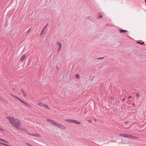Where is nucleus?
<instances>
[{
	"label": "nucleus",
	"mask_w": 146,
	"mask_h": 146,
	"mask_svg": "<svg viewBox=\"0 0 146 146\" xmlns=\"http://www.w3.org/2000/svg\"><path fill=\"white\" fill-rule=\"evenodd\" d=\"M20 123L21 122L20 120L17 119L15 121L13 124L12 125L14 126L18 130H20V129L19 128Z\"/></svg>",
	"instance_id": "1"
},
{
	"label": "nucleus",
	"mask_w": 146,
	"mask_h": 146,
	"mask_svg": "<svg viewBox=\"0 0 146 146\" xmlns=\"http://www.w3.org/2000/svg\"><path fill=\"white\" fill-rule=\"evenodd\" d=\"M6 118L8 119V120L12 125L13 124L14 122L15 121V120L14 117H13L8 116L6 117Z\"/></svg>",
	"instance_id": "2"
},
{
	"label": "nucleus",
	"mask_w": 146,
	"mask_h": 146,
	"mask_svg": "<svg viewBox=\"0 0 146 146\" xmlns=\"http://www.w3.org/2000/svg\"><path fill=\"white\" fill-rule=\"evenodd\" d=\"M20 102L21 103H23L26 106L29 107V108H32V106H31L30 104L27 103V102L24 101L22 99H21V100Z\"/></svg>",
	"instance_id": "3"
},
{
	"label": "nucleus",
	"mask_w": 146,
	"mask_h": 146,
	"mask_svg": "<svg viewBox=\"0 0 146 146\" xmlns=\"http://www.w3.org/2000/svg\"><path fill=\"white\" fill-rule=\"evenodd\" d=\"M56 44L58 46H59V47L57 50V52H59L61 49L62 47L61 44V43L59 42H57Z\"/></svg>",
	"instance_id": "4"
},
{
	"label": "nucleus",
	"mask_w": 146,
	"mask_h": 146,
	"mask_svg": "<svg viewBox=\"0 0 146 146\" xmlns=\"http://www.w3.org/2000/svg\"><path fill=\"white\" fill-rule=\"evenodd\" d=\"M74 119H66L65 121L70 123H74Z\"/></svg>",
	"instance_id": "5"
},
{
	"label": "nucleus",
	"mask_w": 146,
	"mask_h": 146,
	"mask_svg": "<svg viewBox=\"0 0 146 146\" xmlns=\"http://www.w3.org/2000/svg\"><path fill=\"white\" fill-rule=\"evenodd\" d=\"M58 127L63 129H66L64 125L60 124H59Z\"/></svg>",
	"instance_id": "6"
},
{
	"label": "nucleus",
	"mask_w": 146,
	"mask_h": 146,
	"mask_svg": "<svg viewBox=\"0 0 146 146\" xmlns=\"http://www.w3.org/2000/svg\"><path fill=\"white\" fill-rule=\"evenodd\" d=\"M31 135L37 137H40L41 135L38 133H36L35 134H32Z\"/></svg>",
	"instance_id": "7"
},
{
	"label": "nucleus",
	"mask_w": 146,
	"mask_h": 146,
	"mask_svg": "<svg viewBox=\"0 0 146 146\" xmlns=\"http://www.w3.org/2000/svg\"><path fill=\"white\" fill-rule=\"evenodd\" d=\"M26 57V55L25 54H23L22 57L21 58V61H23L25 59Z\"/></svg>",
	"instance_id": "8"
},
{
	"label": "nucleus",
	"mask_w": 146,
	"mask_h": 146,
	"mask_svg": "<svg viewBox=\"0 0 146 146\" xmlns=\"http://www.w3.org/2000/svg\"><path fill=\"white\" fill-rule=\"evenodd\" d=\"M119 135L123 137H127V134H119Z\"/></svg>",
	"instance_id": "9"
},
{
	"label": "nucleus",
	"mask_w": 146,
	"mask_h": 146,
	"mask_svg": "<svg viewBox=\"0 0 146 146\" xmlns=\"http://www.w3.org/2000/svg\"><path fill=\"white\" fill-rule=\"evenodd\" d=\"M137 43L140 44H144V42L141 40H138L137 41Z\"/></svg>",
	"instance_id": "10"
},
{
	"label": "nucleus",
	"mask_w": 146,
	"mask_h": 146,
	"mask_svg": "<svg viewBox=\"0 0 146 146\" xmlns=\"http://www.w3.org/2000/svg\"><path fill=\"white\" fill-rule=\"evenodd\" d=\"M139 138V137L137 136H135L134 135H131V139H138Z\"/></svg>",
	"instance_id": "11"
},
{
	"label": "nucleus",
	"mask_w": 146,
	"mask_h": 146,
	"mask_svg": "<svg viewBox=\"0 0 146 146\" xmlns=\"http://www.w3.org/2000/svg\"><path fill=\"white\" fill-rule=\"evenodd\" d=\"M46 120L51 123L53 124L54 121L53 120L50 119H46Z\"/></svg>",
	"instance_id": "12"
},
{
	"label": "nucleus",
	"mask_w": 146,
	"mask_h": 146,
	"mask_svg": "<svg viewBox=\"0 0 146 146\" xmlns=\"http://www.w3.org/2000/svg\"><path fill=\"white\" fill-rule=\"evenodd\" d=\"M37 105L38 106H43L44 105V104H43L41 102H38L37 104Z\"/></svg>",
	"instance_id": "13"
},
{
	"label": "nucleus",
	"mask_w": 146,
	"mask_h": 146,
	"mask_svg": "<svg viewBox=\"0 0 146 146\" xmlns=\"http://www.w3.org/2000/svg\"><path fill=\"white\" fill-rule=\"evenodd\" d=\"M74 123H75L76 124H80V122H79L76 120H74Z\"/></svg>",
	"instance_id": "14"
},
{
	"label": "nucleus",
	"mask_w": 146,
	"mask_h": 146,
	"mask_svg": "<svg viewBox=\"0 0 146 146\" xmlns=\"http://www.w3.org/2000/svg\"><path fill=\"white\" fill-rule=\"evenodd\" d=\"M14 98H15L16 99H17V100H19V101H20L21 100V99H20V98H19V97H18L15 96V95H14V96H13V97Z\"/></svg>",
	"instance_id": "15"
},
{
	"label": "nucleus",
	"mask_w": 146,
	"mask_h": 146,
	"mask_svg": "<svg viewBox=\"0 0 146 146\" xmlns=\"http://www.w3.org/2000/svg\"><path fill=\"white\" fill-rule=\"evenodd\" d=\"M43 107L44 108H46L47 110H50V108H49L48 107L46 104H44Z\"/></svg>",
	"instance_id": "16"
},
{
	"label": "nucleus",
	"mask_w": 146,
	"mask_h": 146,
	"mask_svg": "<svg viewBox=\"0 0 146 146\" xmlns=\"http://www.w3.org/2000/svg\"><path fill=\"white\" fill-rule=\"evenodd\" d=\"M119 32L120 33H124L125 32H127V31L126 30H124L120 29Z\"/></svg>",
	"instance_id": "17"
},
{
	"label": "nucleus",
	"mask_w": 146,
	"mask_h": 146,
	"mask_svg": "<svg viewBox=\"0 0 146 146\" xmlns=\"http://www.w3.org/2000/svg\"><path fill=\"white\" fill-rule=\"evenodd\" d=\"M21 91L22 93H23V95L25 97L26 96V93L23 90V89H21Z\"/></svg>",
	"instance_id": "18"
},
{
	"label": "nucleus",
	"mask_w": 146,
	"mask_h": 146,
	"mask_svg": "<svg viewBox=\"0 0 146 146\" xmlns=\"http://www.w3.org/2000/svg\"><path fill=\"white\" fill-rule=\"evenodd\" d=\"M54 125L58 127V125H59V124L58 123L56 122H54L53 124Z\"/></svg>",
	"instance_id": "19"
},
{
	"label": "nucleus",
	"mask_w": 146,
	"mask_h": 146,
	"mask_svg": "<svg viewBox=\"0 0 146 146\" xmlns=\"http://www.w3.org/2000/svg\"><path fill=\"white\" fill-rule=\"evenodd\" d=\"M20 130H21L22 131H25V132H27V131L26 130V129L24 128H22L21 129L20 128Z\"/></svg>",
	"instance_id": "20"
},
{
	"label": "nucleus",
	"mask_w": 146,
	"mask_h": 146,
	"mask_svg": "<svg viewBox=\"0 0 146 146\" xmlns=\"http://www.w3.org/2000/svg\"><path fill=\"white\" fill-rule=\"evenodd\" d=\"M0 140H1L2 141H3V142H5V143H8V142H7V141H6L5 140H4V139H0Z\"/></svg>",
	"instance_id": "21"
},
{
	"label": "nucleus",
	"mask_w": 146,
	"mask_h": 146,
	"mask_svg": "<svg viewBox=\"0 0 146 146\" xmlns=\"http://www.w3.org/2000/svg\"><path fill=\"white\" fill-rule=\"evenodd\" d=\"M48 24H46V25L44 26L43 28H42V30H44V29L47 27V26L48 25Z\"/></svg>",
	"instance_id": "22"
},
{
	"label": "nucleus",
	"mask_w": 146,
	"mask_h": 146,
	"mask_svg": "<svg viewBox=\"0 0 146 146\" xmlns=\"http://www.w3.org/2000/svg\"><path fill=\"white\" fill-rule=\"evenodd\" d=\"M31 31V28H30L27 32V33H29V32H30Z\"/></svg>",
	"instance_id": "23"
},
{
	"label": "nucleus",
	"mask_w": 146,
	"mask_h": 146,
	"mask_svg": "<svg viewBox=\"0 0 146 146\" xmlns=\"http://www.w3.org/2000/svg\"><path fill=\"white\" fill-rule=\"evenodd\" d=\"M131 135H127V137L130 138L131 139Z\"/></svg>",
	"instance_id": "24"
},
{
	"label": "nucleus",
	"mask_w": 146,
	"mask_h": 146,
	"mask_svg": "<svg viewBox=\"0 0 146 146\" xmlns=\"http://www.w3.org/2000/svg\"><path fill=\"white\" fill-rule=\"evenodd\" d=\"M75 76L76 78H79V75L78 74H76L75 75Z\"/></svg>",
	"instance_id": "25"
},
{
	"label": "nucleus",
	"mask_w": 146,
	"mask_h": 146,
	"mask_svg": "<svg viewBox=\"0 0 146 146\" xmlns=\"http://www.w3.org/2000/svg\"><path fill=\"white\" fill-rule=\"evenodd\" d=\"M26 144L27 145H29L30 146H33V145H31V144H30L29 143H26Z\"/></svg>",
	"instance_id": "26"
},
{
	"label": "nucleus",
	"mask_w": 146,
	"mask_h": 146,
	"mask_svg": "<svg viewBox=\"0 0 146 146\" xmlns=\"http://www.w3.org/2000/svg\"><path fill=\"white\" fill-rule=\"evenodd\" d=\"M0 130L2 131H4V130L3 129H2V128H1V127H0Z\"/></svg>",
	"instance_id": "27"
},
{
	"label": "nucleus",
	"mask_w": 146,
	"mask_h": 146,
	"mask_svg": "<svg viewBox=\"0 0 146 146\" xmlns=\"http://www.w3.org/2000/svg\"><path fill=\"white\" fill-rule=\"evenodd\" d=\"M44 30H42V31H41V33H40V35H42V33H43V31Z\"/></svg>",
	"instance_id": "28"
},
{
	"label": "nucleus",
	"mask_w": 146,
	"mask_h": 146,
	"mask_svg": "<svg viewBox=\"0 0 146 146\" xmlns=\"http://www.w3.org/2000/svg\"><path fill=\"white\" fill-rule=\"evenodd\" d=\"M136 96L137 97H138L139 96V94H138V93H137L136 94Z\"/></svg>",
	"instance_id": "29"
},
{
	"label": "nucleus",
	"mask_w": 146,
	"mask_h": 146,
	"mask_svg": "<svg viewBox=\"0 0 146 146\" xmlns=\"http://www.w3.org/2000/svg\"><path fill=\"white\" fill-rule=\"evenodd\" d=\"M103 58H98V59H102Z\"/></svg>",
	"instance_id": "30"
},
{
	"label": "nucleus",
	"mask_w": 146,
	"mask_h": 146,
	"mask_svg": "<svg viewBox=\"0 0 146 146\" xmlns=\"http://www.w3.org/2000/svg\"><path fill=\"white\" fill-rule=\"evenodd\" d=\"M111 100H113L114 99V97H111Z\"/></svg>",
	"instance_id": "31"
},
{
	"label": "nucleus",
	"mask_w": 146,
	"mask_h": 146,
	"mask_svg": "<svg viewBox=\"0 0 146 146\" xmlns=\"http://www.w3.org/2000/svg\"><path fill=\"white\" fill-rule=\"evenodd\" d=\"M102 17V15H100L99 17V18H101Z\"/></svg>",
	"instance_id": "32"
},
{
	"label": "nucleus",
	"mask_w": 146,
	"mask_h": 146,
	"mask_svg": "<svg viewBox=\"0 0 146 146\" xmlns=\"http://www.w3.org/2000/svg\"><path fill=\"white\" fill-rule=\"evenodd\" d=\"M128 121H125V124H127V123H128Z\"/></svg>",
	"instance_id": "33"
},
{
	"label": "nucleus",
	"mask_w": 146,
	"mask_h": 146,
	"mask_svg": "<svg viewBox=\"0 0 146 146\" xmlns=\"http://www.w3.org/2000/svg\"><path fill=\"white\" fill-rule=\"evenodd\" d=\"M27 133L29 134V135H32V134H30V133Z\"/></svg>",
	"instance_id": "34"
},
{
	"label": "nucleus",
	"mask_w": 146,
	"mask_h": 146,
	"mask_svg": "<svg viewBox=\"0 0 146 146\" xmlns=\"http://www.w3.org/2000/svg\"><path fill=\"white\" fill-rule=\"evenodd\" d=\"M11 96H12L13 97V96H14V95L13 94H11Z\"/></svg>",
	"instance_id": "35"
},
{
	"label": "nucleus",
	"mask_w": 146,
	"mask_h": 146,
	"mask_svg": "<svg viewBox=\"0 0 146 146\" xmlns=\"http://www.w3.org/2000/svg\"><path fill=\"white\" fill-rule=\"evenodd\" d=\"M131 98V96H129L128 97V98Z\"/></svg>",
	"instance_id": "36"
},
{
	"label": "nucleus",
	"mask_w": 146,
	"mask_h": 146,
	"mask_svg": "<svg viewBox=\"0 0 146 146\" xmlns=\"http://www.w3.org/2000/svg\"><path fill=\"white\" fill-rule=\"evenodd\" d=\"M125 100V99H124V98L123 99H122V100H123V101H124Z\"/></svg>",
	"instance_id": "37"
},
{
	"label": "nucleus",
	"mask_w": 146,
	"mask_h": 146,
	"mask_svg": "<svg viewBox=\"0 0 146 146\" xmlns=\"http://www.w3.org/2000/svg\"><path fill=\"white\" fill-rule=\"evenodd\" d=\"M88 121L90 122H91V121L90 120H88Z\"/></svg>",
	"instance_id": "38"
},
{
	"label": "nucleus",
	"mask_w": 146,
	"mask_h": 146,
	"mask_svg": "<svg viewBox=\"0 0 146 146\" xmlns=\"http://www.w3.org/2000/svg\"><path fill=\"white\" fill-rule=\"evenodd\" d=\"M145 2L146 3V0H145Z\"/></svg>",
	"instance_id": "39"
},
{
	"label": "nucleus",
	"mask_w": 146,
	"mask_h": 146,
	"mask_svg": "<svg viewBox=\"0 0 146 146\" xmlns=\"http://www.w3.org/2000/svg\"><path fill=\"white\" fill-rule=\"evenodd\" d=\"M145 128L146 129V127Z\"/></svg>",
	"instance_id": "40"
}]
</instances>
